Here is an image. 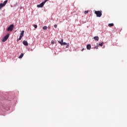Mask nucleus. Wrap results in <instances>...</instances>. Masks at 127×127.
<instances>
[{
  "instance_id": "nucleus-4",
  "label": "nucleus",
  "mask_w": 127,
  "mask_h": 127,
  "mask_svg": "<svg viewBox=\"0 0 127 127\" xmlns=\"http://www.w3.org/2000/svg\"><path fill=\"white\" fill-rule=\"evenodd\" d=\"M14 27V25L13 24L10 25L7 29V31H12L13 30V28Z\"/></svg>"
},
{
  "instance_id": "nucleus-19",
  "label": "nucleus",
  "mask_w": 127,
  "mask_h": 127,
  "mask_svg": "<svg viewBox=\"0 0 127 127\" xmlns=\"http://www.w3.org/2000/svg\"><path fill=\"white\" fill-rule=\"evenodd\" d=\"M54 26L55 28H57V24L54 25Z\"/></svg>"
},
{
  "instance_id": "nucleus-20",
  "label": "nucleus",
  "mask_w": 127,
  "mask_h": 127,
  "mask_svg": "<svg viewBox=\"0 0 127 127\" xmlns=\"http://www.w3.org/2000/svg\"><path fill=\"white\" fill-rule=\"evenodd\" d=\"M94 48H95L96 49H98V47H95Z\"/></svg>"
},
{
  "instance_id": "nucleus-16",
  "label": "nucleus",
  "mask_w": 127,
  "mask_h": 127,
  "mask_svg": "<svg viewBox=\"0 0 127 127\" xmlns=\"http://www.w3.org/2000/svg\"><path fill=\"white\" fill-rule=\"evenodd\" d=\"M89 13V11L88 10H86L84 11V14H87V13Z\"/></svg>"
},
{
  "instance_id": "nucleus-1",
  "label": "nucleus",
  "mask_w": 127,
  "mask_h": 127,
  "mask_svg": "<svg viewBox=\"0 0 127 127\" xmlns=\"http://www.w3.org/2000/svg\"><path fill=\"white\" fill-rule=\"evenodd\" d=\"M59 43H60L61 45H66V48H68L70 45L69 43H66L65 42H63V39H61V41H58Z\"/></svg>"
},
{
  "instance_id": "nucleus-12",
  "label": "nucleus",
  "mask_w": 127,
  "mask_h": 127,
  "mask_svg": "<svg viewBox=\"0 0 127 127\" xmlns=\"http://www.w3.org/2000/svg\"><path fill=\"white\" fill-rule=\"evenodd\" d=\"M108 26L109 27H112V26H114V23H110L108 24Z\"/></svg>"
},
{
  "instance_id": "nucleus-6",
  "label": "nucleus",
  "mask_w": 127,
  "mask_h": 127,
  "mask_svg": "<svg viewBox=\"0 0 127 127\" xmlns=\"http://www.w3.org/2000/svg\"><path fill=\"white\" fill-rule=\"evenodd\" d=\"M8 37H9V35L7 34L4 37V38L2 40V42H5L8 39Z\"/></svg>"
},
{
  "instance_id": "nucleus-22",
  "label": "nucleus",
  "mask_w": 127,
  "mask_h": 127,
  "mask_svg": "<svg viewBox=\"0 0 127 127\" xmlns=\"http://www.w3.org/2000/svg\"><path fill=\"white\" fill-rule=\"evenodd\" d=\"M0 9H1V8H0Z\"/></svg>"
},
{
  "instance_id": "nucleus-7",
  "label": "nucleus",
  "mask_w": 127,
  "mask_h": 127,
  "mask_svg": "<svg viewBox=\"0 0 127 127\" xmlns=\"http://www.w3.org/2000/svg\"><path fill=\"white\" fill-rule=\"evenodd\" d=\"M23 44H24V45H25V46H27V45H28V43H27V41H23Z\"/></svg>"
},
{
  "instance_id": "nucleus-11",
  "label": "nucleus",
  "mask_w": 127,
  "mask_h": 127,
  "mask_svg": "<svg viewBox=\"0 0 127 127\" xmlns=\"http://www.w3.org/2000/svg\"><path fill=\"white\" fill-rule=\"evenodd\" d=\"M22 57H23V54L21 53V55L19 56V59H21V58H22Z\"/></svg>"
},
{
  "instance_id": "nucleus-13",
  "label": "nucleus",
  "mask_w": 127,
  "mask_h": 127,
  "mask_svg": "<svg viewBox=\"0 0 127 127\" xmlns=\"http://www.w3.org/2000/svg\"><path fill=\"white\" fill-rule=\"evenodd\" d=\"M43 29L44 30H47V26H44V27H43Z\"/></svg>"
},
{
  "instance_id": "nucleus-2",
  "label": "nucleus",
  "mask_w": 127,
  "mask_h": 127,
  "mask_svg": "<svg viewBox=\"0 0 127 127\" xmlns=\"http://www.w3.org/2000/svg\"><path fill=\"white\" fill-rule=\"evenodd\" d=\"M94 13L96 14L97 17H101L102 16V11H95Z\"/></svg>"
},
{
  "instance_id": "nucleus-21",
  "label": "nucleus",
  "mask_w": 127,
  "mask_h": 127,
  "mask_svg": "<svg viewBox=\"0 0 127 127\" xmlns=\"http://www.w3.org/2000/svg\"><path fill=\"white\" fill-rule=\"evenodd\" d=\"M84 48H83L82 50H81V51H84Z\"/></svg>"
},
{
  "instance_id": "nucleus-14",
  "label": "nucleus",
  "mask_w": 127,
  "mask_h": 127,
  "mask_svg": "<svg viewBox=\"0 0 127 127\" xmlns=\"http://www.w3.org/2000/svg\"><path fill=\"white\" fill-rule=\"evenodd\" d=\"M7 1H8V0H6L3 2V3L5 5L7 3Z\"/></svg>"
},
{
  "instance_id": "nucleus-10",
  "label": "nucleus",
  "mask_w": 127,
  "mask_h": 127,
  "mask_svg": "<svg viewBox=\"0 0 127 127\" xmlns=\"http://www.w3.org/2000/svg\"><path fill=\"white\" fill-rule=\"evenodd\" d=\"M94 39H95L96 41H99V37L95 36L94 37Z\"/></svg>"
},
{
  "instance_id": "nucleus-17",
  "label": "nucleus",
  "mask_w": 127,
  "mask_h": 127,
  "mask_svg": "<svg viewBox=\"0 0 127 127\" xmlns=\"http://www.w3.org/2000/svg\"><path fill=\"white\" fill-rule=\"evenodd\" d=\"M33 26L35 28H37V25H34Z\"/></svg>"
},
{
  "instance_id": "nucleus-5",
  "label": "nucleus",
  "mask_w": 127,
  "mask_h": 127,
  "mask_svg": "<svg viewBox=\"0 0 127 127\" xmlns=\"http://www.w3.org/2000/svg\"><path fill=\"white\" fill-rule=\"evenodd\" d=\"M24 34V31H22L20 33L19 38L17 40V41H19V40H21V38H22V37H23Z\"/></svg>"
},
{
  "instance_id": "nucleus-9",
  "label": "nucleus",
  "mask_w": 127,
  "mask_h": 127,
  "mask_svg": "<svg viewBox=\"0 0 127 127\" xmlns=\"http://www.w3.org/2000/svg\"><path fill=\"white\" fill-rule=\"evenodd\" d=\"M3 6H5V5L3 3H0V8L3 7Z\"/></svg>"
},
{
  "instance_id": "nucleus-3",
  "label": "nucleus",
  "mask_w": 127,
  "mask_h": 127,
  "mask_svg": "<svg viewBox=\"0 0 127 127\" xmlns=\"http://www.w3.org/2000/svg\"><path fill=\"white\" fill-rule=\"evenodd\" d=\"M48 0H45V1H44L43 2H42L41 3H40V4H38L37 5V7H43V5H44V4L46 2H47V1H48Z\"/></svg>"
},
{
  "instance_id": "nucleus-15",
  "label": "nucleus",
  "mask_w": 127,
  "mask_h": 127,
  "mask_svg": "<svg viewBox=\"0 0 127 127\" xmlns=\"http://www.w3.org/2000/svg\"><path fill=\"white\" fill-rule=\"evenodd\" d=\"M103 44H104L103 42L100 43L99 44V46L102 47V46H103Z\"/></svg>"
},
{
  "instance_id": "nucleus-18",
  "label": "nucleus",
  "mask_w": 127,
  "mask_h": 127,
  "mask_svg": "<svg viewBox=\"0 0 127 127\" xmlns=\"http://www.w3.org/2000/svg\"><path fill=\"white\" fill-rule=\"evenodd\" d=\"M54 43H55V42H54V41H51V44H54Z\"/></svg>"
},
{
  "instance_id": "nucleus-8",
  "label": "nucleus",
  "mask_w": 127,
  "mask_h": 127,
  "mask_svg": "<svg viewBox=\"0 0 127 127\" xmlns=\"http://www.w3.org/2000/svg\"><path fill=\"white\" fill-rule=\"evenodd\" d=\"M86 49H87V50H90L91 49V45L88 44L86 46Z\"/></svg>"
}]
</instances>
